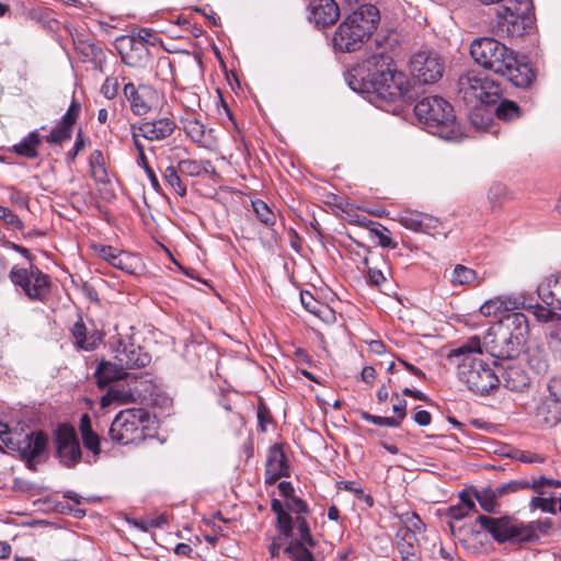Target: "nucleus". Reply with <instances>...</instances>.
Returning a JSON list of instances; mask_svg holds the SVG:
<instances>
[{
    "mask_svg": "<svg viewBox=\"0 0 561 561\" xmlns=\"http://www.w3.org/2000/svg\"><path fill=\"white\" fill-rule=\"evenodd\" d=\"M346 81L353 91L375 94L387 102L412 98L410 79L397 69L382 47H377L360 65L350 70Z\"/></svg>",
    "mask_w": 561,
    "mask_h": 561,
    "instance_id": "nucleus-1",
    "label": "nucleus"
},
{
    "mask_svg": "<svg viewBox=\"0 0 561 561\" xmlns=\"http://www.w3.org/2000/svg\"><path fill=\"white\" fill-rule=\"evenodd\" d=\"M470 54L478 65L506 77L518 88L529 87L535 79L529 64L518 60L513 49L492 37L474 39L470 45Z\"/></svg>",
    "mask_w": 561,
    "mask_h": 561,
    "instance_id": "nucleus-2",
    "label": "nucleus"
},
{
    "mask_svg": "<svg viewBox=\"0 0 561 561\" xmlns=\"http://www.w3.org/2000/svg\"><path fill=\"white\" fill-rule=\"evenodd\" d=\"M447 358L457 365L459 380L471 391L485 394L499 386V374L482 359V345L478 336L453 348Z\"/></svg>",
    "mask_w": 561,
    "mask_h": 561,
    "instance_id": "nucleus-3",
    "label": "nucleus"
},
{
    "mask_svg": "<svg viewBox=\"0 0 561 561\" xmlns=\"http://www.w3.org/2000/svg\"><path fill=\"white\" fill-rule=\"evenodd\" d=\"M458 92L462 100L474 111L470 121L478 129H488L492 122L491 113L484 104H491L501 95V87L480 70H468L458 79Z\"/></svg>",
    "mask_w": 561,
    "mask_h": 561,
    "instance_id": "nucleus-4",
    "label": "nucleus"
},
{
    "mask_svg": "<svg viewBox=\"0 0 561 561\" xmlns=\"http://www.w3.org/2000/svg\"><path fill=\"white\" fill-rule=\"evenodd\" d=\"M379 11L373 4H363L339 25L333 44L340 51H355L371 36L379 22Z\"/></svg>",
    "mask_w": 561,
    "mask_h": 561,
    "instance_id": "nucleus-5",
    "label": "nucleus"
},
{
    "mask_svg": "<svg viewBox=\"0 0 561 561\" xmlns=\"http://www.w3.org/2000/svg\"><path fill=\"white\" fill-rule=\"evenodd\" d=\"M414 113L431 134L445 140L460 139L454 108L445 99L437 95L423 98L415 104Z\"/></svg>",
    "mask_w": 561,
    "mask_h": 561,
    "instance_id": "nucleus-6",
    "label": "nucleus"
},
{
    "mask_svg": "<svg viewBox=\"0 0 561 561\" xmlns=\"http://www.w3.org/2000/svg\"><path fill=\"white\" fill-rule=\"evenodd\" d=\"M496 32L506 37H523L535 25L534 4L531 0H506L496 10Z\"/></svg>",
    "mask_w": 561,
    "mask_h": 561,
    "instance_id": "nucleus-7",
    "label": "nucleus"
},
{
    "mask_svg": "<svg viewBox=\"0 0 561 561\" xmlns=\"http://www.w3.org/2000/svg\"><path fill=\"white\" fill-rule=\"evenodd\" d=\"M151 417L147 410L126 409L114 417L110 427V437L121 445L137 444L148 435Z\"/></svg>",
    "mask_w": 561,
    "mask_h": 561,
    "instance_id": "nucleus-8",
    "label": "nucleus"
},
{
    "mask_svg": "<svg viewBox=\"0 0 561 561\" xmlns=\"http://www.w3.org/2000/svg\"><path fill=\"white\" fill-rule=\"evenodd\" d=\"M9 278L14 285L20 286L31 300L43 301L49 294L48 275L33 265L28 268L14 265L9 273Z\"/></svg>",
    "mask_w": 561,
    "mask_h": 561,
    "instance_id": "nucleus-9",
    "label": "nucleus"
},
{
    "mask_svg": "<svg viewBox=\"0 0 561 561\" xmlns=\"http://www.w3.org/2000/svg\"><path fill=\"white\" fill-rule=\"evenodd\" d=\"M410 71L419 82L433 84L443 77L445 64L436 51L422 50L412 56Z\"/></svg>",
    "mask_w": 561,
    "mask_h": 561,
    "instance_id": "nucleus-10",
    "label": "nucleus"
},
{
    "mask_svg": "<svg viewBox=\"0 0 561 561\" xmlns=\"http://www.w3.org/2000/svg\"><path fill=\"white\" fill-rule=\"evenodd\" d=\"M477 523L499 543H522L520 523L510 516L490 517L479 515Z\"/></svg>",
    "mask_w": 561,
    "mask_h": 561,
    "instance_id": "nucleus-11",
    "label": "nucleus"
},
{
    "mask_svg": "<svg viewBox=\"0 0 561 561\" xmlns=\"http://www.w3.org/2000/svg\"><path fill=\"white\" fill-rule=\"evenodd\" d=\"M54 444L57 457L64 466L73 467L81 459L80 444L71 426L67 424L59 425L55 434Z\"/></svg>",
    "mask_w": 561,
    "mask_h": 561,
    "instance_id": "nucleus-12",
    "label": "nucleus"
},
{
    "mask_svg": "<svg viewBox=\"0 0 561 561\" xmlns=\"http://www.w3.org/2000/svg\"><path fill=\"white\" fill-rule=\"evenodd\" d=\"M485 345L493 357L511 359L516 357L524 344L511 337L504 329L492 328L485 336Z\"/></svg>",
    "mask_w": 561,
    "mask_h": 561,
    "instance_id": "nucleus-13",
    "label": "nucleus"
},
{
    "mask_svg": "<svg viewBox=\"0 0 561 561\" xmlns=\"http://www.w3.org/2000/svg\"><path fill=\"white\" fill-rule=\"evenodd\" d=\"M123 92L135 115H146L158 105L159 93L150 85L136 88L134 83L128 82L124 85Z\"/></svg>",
    "mask_w": 561,
    "mask_h": 561,
    "instance_id": "nucleus-14",
    "label": "nucleus"
},
{
    "mask_svg": "<svg viewBox=\"0 0 561 561\" xmlns=\"http://www.w3.org/2000/svg\"><path fill=\"white\" fill-rule=\"evenodd\" d=\"M151 357L136 345L129 337H118L115 341V360L127 369L141 368L150 363Z\"/></svg>",
    "mask_w": 561,
    "mask_h": 561,
    "instance_id": "nucleus-15",
    "label": "nucleus"
},
{
    "mask_svg": "<svg viewBox=\"0 0 561 561\" xmlns=\"http://www.w3.org/2000/svg\"><path fill=\"white\" fill-rule=\"evenodd\" d=\"M48 437L41 431L26 434L18 445V451L26 467L35 469V465L39 462L41 457L46 450Z\"/></svg>",
    "mask_w": 561,
    "mask_h": 561,
    "instance_id": "nucleus-16",
    "label": "nucleus"
},
{
    "mask_svg": "<svg viewBox=\"0 0 561 561\" xmlns=\"http://www.w3.org/2000/svg\"><path fill=\"white\" fill-rule=\"evenodd\" d=\"M80 111V103L73 99L67 112L50 130L49 135L45 137V141L50 145H61L69 140L72 135V127L79 117Z\"/></svg>",
    "mask_w": 561,
    "mask_h": 561,
    "instance_id": "nucleus-17",
    "label": "nucleus"
},
{
    "mask_svg": "<svg viewBox=\"0 0 561 561\" xmlns=\"http://www.w3.org/2000/svg\"><path fill=\"white\" fill-rule=\"evenodd\" d=\"M175 128V122L169 117H160L138 125L140 135L149 141L164 140L174 133Z\"/></svg>",
    "mask_w": 561,
    "mask_h": 561,
    "instance_id": "nucleus-18",
    "label": "nucleus"
},
{
    "mask_svg": "<svg viewBox=\"0 0 561 561\" xmlns=\"http://www.w3.org/2000/svg\"><path fill=\"white\" fill-rule=\"evenodd\" d=\"M92 248L100 259L106 261L113 267L126 273H133V261L135 257L130 254L105 244H94Z\"/></svg>",
    "mask_w": 561,
    "mask_h": 561,
    "instance_id": "nucleus-19",
    "label": "nucleus"
},
{
    "mask_svg": "<svg viewBox=\"0 0 561 561\" xmlns=\"http://www.w3.org/2000/svg\"><path fill=\"white\" fill-rule=\"evenodd\" d=\"M182 123L185 134L192 141L207 149L214 146L213 130L207 129L193 113H187L186 117L182 119Z\"/></svg>",
    "mask_w": 561,
    "mask_h": 561,
    "instance_id": "nucleus-20",
    "label": "nucleus"
},
{
    "mask_svg": "<svg viewBox=\"0 0 561 561\" xmlns=\"http://www.w3.org/2000/svg\"><path fill=\"white\" fill-rule=\"evenodd\" d=\"M288 476L286 456L280 447L274 445L268 450L265 466V483L274 484L282 477Z\"/></svg>",
    "mask_w": 561,
    "mask_h": 561,
    "instance_id": "nucleus-21",
    "label": "nucleus"
},
{
    "mask_svg": "<svg viewBox=\"0 0 561 561\" xmlns=\"http://www.w3.org/2000/svg\"><path fill=\"white\" fill-rule=\"evenodd\" d=\"M504 329L511 337L525 343L529 333L527 317L522 312H508L500 319L499 325Z\"/></svg>",
    "mask_w": 561,
    "mask_h": 561,
    "instance_id": "nucleus-22",
    "label": "nucleus"
},
{
    "mask_svg": "<svg viewBox=\"0 0 561 561\" xmlns=\"http://www.w3.org/2000/svg\"><path fill=\"white\" fill-rule=\"evenodd\" d=\"M500 383L506 389L520 392L529 386L530 379L520 366L508 364L501 369V374L499 375V385Z\"/></svg>",
    "mask_w": 561,
    "mask_h": 561,
    "instance_id": "nucleus-23",
    "label": "nucleus"
},
{
    "mask_svg": "<svg viewBox=\"0 0 561 561\" xmlns=\"http://www.w3.org/2000/svg\"><path fill=\"white\" fill-rule=\"evenodd\" d=\"M311 15L318 26L325 27L337 21L340 10L334 0H314L311 4Z\"/></svg>",
    "mask_w": 561,
    "mask_h": 561,
    "instance_id": "nucleus-24",
    "label": "nucleus"
},
{
    "mask_svg": "<svg viewBox=\"0 0 561 561\" xmlns=\"http://www.w3.org/2000/svg\"><path fill=\"white\" fill-rule=\"evenodd\" d=\"M537 294L547 306L561 310V273L539 284Z\"/></svg>",
    "mask_w": 561,
    "mask_h": 561,
    "instance_id": "nucleus-25",
    "label": "nucleus"
},
{
    "mask_svg": "<svg viewBox=\"0 0 561 561\" xmlns=\"http://www.w3.org/2000/svg\"><path fill=\"white\" fill-rule=\"evenodd\" d=\"M171 150L175 151L176 167L179 168V171H181L182 175L198 178L207 173L208 167H210V162L208 160L182 158L181 152H186V149L184 148L174 147Z\"/></svg>",
    "mask_w": 561,
    "mask_h": 561,
    "instance_id": "nucleus-26",
    "label": "nucleus"
},
{
    "mask_svg": "<svg viewBox=\"0 0 561 561\" xmlns=\"http://www.w3.org/2000/svg\"><path fill=\"white\" fill-rule=\"evenodd\" d=\"M523 302L519 299H512L506 297H495L486 300L480 307V313L483 317H503L502 313L518 309Z\"/></svg>",
    "mask_w": 561,
    "mask_h": 561,
    "instance_id": "nucleus-27",
    "label": "nucleus"
},
{
    "mask_svg": "<svg viewBox=\"0 0 561 561\" xmlns=\"http://www.w3.org/2000/svg\"><path fill=\"white\" fill-rule=\"evenodd\" d=\"M126 370L117 360L102 362L95 371L99 387L103 388L114 380L123 379L127 375Z\"/></svg>",
    "mask_w": 561,
    "mask_h": 561,
    "instance_id": "nucleus-28",
    "label": "nucleus"
},
{
    "mask_svg": "<svg viewBox=\"0 0 561 561\" xmlns=\"http://www.w3.org/2000/svg\"><path fill=\"white\" fill-rule=\"evenodd\" d=\"M552 527L550 518H542L529 523H520L522 542H531L538 540L540 536L546 535Z\"/></svg>",
    "mask_w": 561,
    "mask_h": 561,
    "instance_id": "nucleus-29",
    "label": "nucleus"
},
{
    "mask_svg": "<svg viewBox=\"0 0 561 561\" xmlns=\"http://www.w3.org/2000/svg\"><path fill=\"white\" fill-rule=\"evenodd\" d=\"M42 138L38 131L28 133L20 142L12 147V151L20 157L27 159H36L38 157V147Z\"/></svg>",
    "mask_w": 561,
    "mask_h": 561,
    "instance_id": "nucleus-30",
    "label": "nucleus"
},
{
    "mask_svg": "<svg viewBox=\"0 0 561 561\" xmlns=\"http://www.w3.org/2000/svg\"><path fill=\"white\" fill-rule=\"evenodd\" d=\"M79 430L81 433L83 445L89 449L94 457L99 456L100 449V437L92 430L91 420L88 414H83L80 419Z\"/></svg>",
    "mask_w": 561,
    "mask_h": 561,
    "instance_id": "nucleus-31",
    "label": "nucleus"
},
{
    "mask_svg": "<svg viewBox=\"0 0 561 561\" xmlns=\"http://www.w3.org/2000/svg\"><path fill=\"white\" fill-rule=\"evenodd\" d=\"M174 160H171V164L162 171V178L168 186L176 193L179 196L184 197L187 194V184L181 178V171L173 164Z\"/></svg>",
    "mask_w": 561,
    "mask_h": 561,
    "instance_id": "nucleus-32",
    "label": "nucleus"
},
{
    "mask_svg": "<svg viewBox=\"0 0 561 561\" xmlns=\"http://www.w3.org/2000/svg\"><path fill=\"white\" fill-rule=\"evenodd\" d=\"M399 222L407 229H410L415 232H427L428 224L431 221V217L423 215L421 213L414 211H403L399 216Z\"/></svg>",
    "mask_w": 561,
    "mask_h": 561,
    "instance_id": "nucleus-33",
    "label": "nucleus"
},
{
    "mask_svg": "<svg viewBox=\"0 0 561 561\" xmlns=\"http://www.w3.org/2000/svg\"><path fill=\"white\" fill-rule=\"evenodd\" d=\"M477 283L479 285L481 279H479L478 274L474 270L467 267L462 264H457L450 275V284L454 287L457 286H469Z\"/></svg>",
    "mask_w": 561,
    "mask_h": 561,
    "instance_id": "nucleus-34",
    "label": "nucleus"
},
{
    "mask_svg": "<svg viewBox=\"0 0 561 561\" xmlns=\"http://www.w3.org/2000/svg\"><path fill=\"white\" fill-rule=\"evenodd\" d=\"M476 501L481 508L488 513H496L500 499L494 488L488 486L481 490H473Z\"/></svg>",
    "mask_w": 561,
    "mask_h": 561,
    "instance_id": "nucleus-35",
    "label": "nucleus"
},
{
    "mask_svg": "<svg viewBox=\"0 0 561 561\" xmlns=\"http://www.w3.org/2000/svg\"><path fill=\"white\" fill-rule=\"evenodd\" d=\"M71 333L76 340V344L85 351L94 350L100 341V337L95 334L90 336L87 335V328L81 321L75 323L71 329Z\"/></svg>",
    "mask_w": 561,
    "mask_h": 561,
    "instance_id": "nucleus-36",
    "label": "nucleus"
},
{
    "mask_svg": "<svg viewBox=\"0 0 561 561\" xmlns=\"http://www.w3.org/2000/svg\"><path fill=\"white\" fill-rule=\"evenodd\" d=\"M114 401L121 404L130 403L135 401V396L129 389L110 387L107 393L101 399V407L106 408Z\"/></svg>",
    "mask_w": 561,
    "mask_h": 561,
    "instance_id": "nucleus-37",
    "label": "nucleus"
},
{
    "mask_svg": "<svg viewBox=\"0 0 561 561\" xmlns=\"http://www.w3.org/2000/svg\"><path fill=\"white\" fill-rule=\"evenodd\" d=\"M290 536L295 537L293 541L305 542L310 547L316 546V541L310 534L308 523L304 516H297L295 522H293V530L288 537Z\"/></svg>",
    "mask_w": 561,
    "mask_h": 561,
    "instance_id": "nucleus-38",
    "label": "nucleus"
},
{
    "mask_svg": "<svg viewBox=\"0 0 561 561\" xmlns=\"http://www.w3.org/2000/svg\"><path fill=\"white\" fill-rule=\"evenodd\" d=\"M271 506L272 511L277 515V524L280 534H283L287 538L293 530L291 516L284 511L283 504L278 500H273Z\"/></svg>",
    "mask_w": 561,
    "mask_h": 561,
    "instance_id": "nucleus-39",
    "label": "nucleus"
},
{
    "mask_svg": "<svg viewBox=\"0 0 561 561\" xmlns=\"http://www.w3.org/2000/svg\"><path fill=\"white\" fill-rule=\"evenodd\" d=\"M309 548L308 543L291 541L284 551L294 561H316Z\"/></svg>",
    "mask_w": 561,
    "mask_h": 561,
    "instance_id": "nucleus-40",
    "label": "nucleus"
},
{
    "mask_svg": "<svg viewBox=\"0 0 561 561\" xmlns=\"http://www.w3.org/2000/svg\"><path fill=\"white\" fill-rule=\"evenodd\" d=\"M300 301L305 309L310 313L321 318L328 310V306L317 300L310 291L302 290L300 293Z\"/></svg>",
    "mask_w": 561,
    "mask_h": 561,
    "instance_id": "nucleus-41",
    "label": "nucleus"
},
{
    "mask_svg": "<svg viewBox=\"0 0 561 561\" xmlns=\"http://www.w3.org/2000/svg\"><path fill=\"white\" fill-rule=\"evenodd\" d=\"M252 207L262 224L266 226H273L275 224L276 216L265 202L262 199L253 201Z\"/></svg>",
    "mask_w": 561,
    "mask_h": 561,
    "instance_id": "nucleus-42",
    "label": "nucleus"
},
{
    "mask_svg": "<svg viewBox=\"0 0 561 561\" xmlns=\"http://www.w3.org/2000/svg\"><path fill=\"white\" fill-rule=\"evenodd\" d=\"M520 115L519 106L511 101L503 100L496 107V116L503 121H513Z\"/></svg>",
    "mask_w": 561,
    "mask_h": 561,
    "instance_id": "nucleus-43",
    "label": "nucleus"
},
{
    "mask_svg": "<svg viewBox=\"0 0 561 561\" xmlns=\"http://www.w3.org/2000/svg\"><path fill=\"white\" fill-rule=\"evenodd\" d=\"M368 222L374 226L370 228V231L378 238V243L380 247L390 249H394L397 247V243L393 242L392 238L390 237V231L386 227L370 220Z\"/></svg>",
    "mask_w": 561,
    "mask_h": 561,
    "instance_id": "nucleus-44",
    "label": "nucleus"
},
{
    "mask_svg": "<svg viewBox=\"0 0 561 561\" xmlns=\"http://www.w3.org/2000/svg\"><path fill=\"white\" fill-rule=\"evenodd\" d=\"M507 457L518 460L524 463H542L545 462V457L540 454H536L533 451H525L522 449H511L510 453H507Z\"/></svg>",
    "mask_w": 561,
    "mask_h": 561,
    "instance_id": "nucleus-45",
    "label": "nucleus"
},
{
    "mask_svg": "<svg viewBox=\"0 0 561 561\" xmlns=\"http://www.w3.org/2000/svg\"><path fill=\"white\" fill-rule=\"evenodd\" d=\"M7 198L13 205L21 209H28V198L25 193L18 190L14 186H8L5 188Z\"/></svg>",
    "mask_w": 561,
    "mask_h": 561,
    "instance_id": "nucleus-46",
    "label": "nucleus"
},
{
    "mask_svg": "<svg viewBox=\"0 0 561 561\" xmlns=\"http://www.w3.org/2000/svg\"><path fill=\"white\" fill-rule=\"evenodd\" d=\"M528 488V480H512L507 483L494 488V490L496 491L499 497H502L511 493H516L520 490H526Z\"/></svg>",
    "mask_w": 561,
    "mask_h": 561,
    "instance_id": "nucleus-47",
    "label": "nucleus"
},
{
    "mask_svg": "<svg viewBox=\"0 0 561 561\" xmlns=\"http://www.w3.org/2000/svg\"><path fill=\"white\" fill-rule=\"evenodd\" d=\"M528 364L537 374H545L548 370L547 356L539 350L529 354Z\"/></svg>",
    "mask_w": 561,
    "mask_h": 561,
    "instance_id": "nucleus-48",
    "label": "nucleus"
},
{
    "mask_svg": "<svg viewBox=\"0 0 561 561\" xmlns=\"http://www.w3.org/2000/svg\"><path fill=\"white\" fill-rule=\"evenodd\" d=\"M529 507L531 511L540 510L545 513L556 514V499L536 496L530 500Z\"/></svg>",
    "mask_w": 561,
    "mask_h": 561,
    "instance_id": "nucleus-49",
    "label": "nucleus"
},
{
    "mask_svg": "<svg viewBox=\"0 0 561 561\" xmlns=\"http://www.w3.org/2000/svg\"><path fill=\"white\" fill-rule=\"evenodd\" d=\"M0 219L14 229L22 230L24 228V224L19 216L2 205H0Z\"/></svg>",
    "mask_w": 561,
    "mask_h": 561,
    "instance_id": "nucleus-50",
    "label": "nucleus"
},
{
    "mask_svg": "<svg viewBox=\"0 0 561 561\" xmlns=\"http://www.w3.org/2000/svg\"><path fill=\"white\" fill-rule=\"evenodd\" d=\"M364 419L378 426L398 427L402 423L397 416H377L368 413L364 414Z\"/></svg>",
    "mask_w": 561,
    "mask_h": 561,
    "instance_id": "nucleus-51",
    "label": "nucleus"
},
{
    "mask_svg": "<svg viewBox=\"0 0 561 561\" xmlns=\"http://www.w3.org/2000/svg\"><path fill=\"white\" fill-rule=\"evenodd\" d=\"M528 489H531L538 493H542L541 488L543 486H554V488H561V481L554 480V479H548L543 476H540L539 478H534L531 481H528Z\"/></svg>",
    "mask_w": 561,
    "mask_h": 561,
    "instance_id": "nucleus-52",
    "label": "nucleus"
},
{
    "mask_svg": "<svg viewBox=\"0 0 561 561\" xmlns=\"http://www.w3.org/2000/svg\"><path fill=\"white\" fill-rule=\"evenodd\" d=\"M119 83L117 78L107 77L101 87V93L107 99L113 100L117 96Z\"/></svg>",
    "mask_w": 561,
    "mask_h": 561,
    "instance_id": "nucleus-53",
    "label": "nucleus"
},
{
    "mask_svg": "<svg viewBox=\"0 0 561 561\" xmlns=\"http://www.w3.org/2000/svg\"><path fill=\"white\" fill-rule=\"evenodd\" d=\"M343 489L356 494L359 499L364 500L368 506H373L374 500L369 494H365L364 490L354 481L342 482Z\"/></svg>",
    "mask_w": 561,
    "mask_h": 561,
    "instance_id": "nucleus-54",
    "label": "nucleus"
},
{
    "mask_svg": "<svg viewBox=\"0 0 561 561\" xmlns=\"http://www.w3.org/2000/svg\"><path fill=\"white\" fill-rule=\"evenodd\" d=\"M87 146V139L85 137L83 136V133L82 130L80 129L78 133H77V136H76V140H75V144H73V148L72 150H70L68 153H67V160L69 163H72L76 159V157Z\"/></svg>",
    "mask_w": 561,
    "mask_h": 561,
    "instance_id": "nucleus-55",
    "label": "nucleus"
},
{
    "mask_svg": "<svg viewBox=\"0 0 561 561\" xmlns=\"http://www.w3.org/2000/svg\"><path fill=\"white\" fill-rule=\"evenodd\" d=\"M363 263L368 268L367 274L369 284L376 287H380L386 282L383 273L378 268L369 267L367 257L363 260Z\"/></svg>",
    "mask_w": 561,
    "mask_h": 561,
    "instance_id": "nucleus-56",
    "label": "nucleus"
},
{
    "mask_svg": "<svg viewBox=\"0 0 561 561\" xmlns=\"http://www.w3.org/2000/svg\"><path fill=\"white\" fill-rule=\"evenodd\" d=\"M460 497V501H461V506L465 507L466 510H468V512H477V507H476V499H474V495H473V490H465L460 493L459 495Z\"/></svg>",
    "mask_w": 561,
    "mask_h": 561,
    "instance_id": "nucleus-57",
    "label": "nucleus"
},
{
    "mask_svg": "<svg viewBox=\"0 0 561 561\" xmlns=\"http://www.w3.org/2000/svg\"><path fill=\"white\" fill-rule=\"evenodd\" d=\"M548 336L550 343H553L556 346L561 345V317L549 327Z\"/></svg>",
    "mask_w": 561,
    "mask_h": 561,
    "instance_id": "nucleus-58",
    "label": "nucleus"
},
{
    "mask_svg": "<svg viewBox=\"0 0 561 561\" xmlns=\"http://www.w3.org/2000/svg\"><path fill=\"white\" fill-rule=\"evenodd\" d=\"M287 507L289 511L298 514V516H301L300 514L307 513V511H308V506H307L306 502L298 497H295V496H291L288 500Z\"/></svg>",
    "mask_w": 561,
    "mask_h": 561,
    "instance_id": "nucleus-59",
    "label": "nucleus"
},
{
    "mask_svg": "<svg viewBox=\"0 0 561 561\" xmlns=\"http://www.w3.org/2000/svg\"><path fill=\"white\" fill-rule=\"evenodd\" d=\"M89 163H90V167H91L92 170L99 169L103 173L105 172V170H104V158H103V153H102L101 150H94L90 154Z\"/></svg>",
    "mask_w": 561,
    "mask_h": 561,
    "instance_id": "nucleus-60",
    "label": "nucleus"
},
{
    "mask_svg": "<svg viewBox=\"0 0 561 561\" xmlns=\"http://www.w3.org/2000/svg\"><path fill=\"white\" fill-rule=\"evenodd\" d=\"M548 388L556 401L561 402V375L559 377L552 378Z\"/></svg>",
    "mask_w": 561,
    "mask_h": 561,
    "instance_id": "nucleus-61",
    "label": "nucleus"
},
{
    "mask_svg": "<svg viewBox=\"0 0 561 561\" xmlns=\"http://www.w3.org/2000/svg\"><path fill=\"white\" fill-rule=\"evenodd\" d=\"M407 523L409 524V527L413 530V531H422L425 527L424 523L422 522V519L419 517L417 514L415 513H411V514H408L407 515Z\"/></svg>",
    "mask_w": 561,
    "mask_h": 561,
    "instance_id": "nucleus-62",
    "label": "nucleus"
},
{
    "mask_svg": "<svg viewBox=\"0 0 561 561\" xmlns=\"http://www.w3.org/2000/svg\"><path fill=\"white\" fill-rule=\"evenodd\" d=\"M413 420L421 426H427L432 421V416L426 410H416L413 414Z\"/></svg>",
    "mask_w": 561,
    "mask_h": 561,
    "instance_id": "nucleus-63",
    "label": "nucleus"
},
{
    "mask_svg": "<svg viewBox=\"0 0 561 561\" xmlns=\"http://www.w3.org/2000/svg\"><path fill=\"white\" fill-rule=\"evenodd\" d=\"M470 512H468V510H466L461 505L450 506L448 510V515L456 520H460L468 516Z\"/></svg>",
    "mask_w": 561,
    "mask_h": 561,
    "instance_id": "nucleus-64",
    "label": "nucleus"
}]
</instances>
